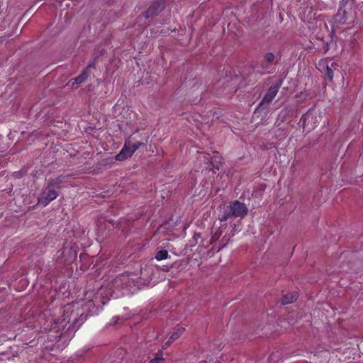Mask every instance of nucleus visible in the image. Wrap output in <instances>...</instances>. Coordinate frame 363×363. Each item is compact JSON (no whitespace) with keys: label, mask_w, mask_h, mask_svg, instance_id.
<instances>
[{"label":"nucleus","mask_w":363,"mask_h":363,"mask_svg":"<svg viewBox=\"0 0 363 363\" xmlns=\"http://www.w3.org/2000/svg\"><path fill=\"white\" fill-rule=\"evenodd\" d=\"M247 213V208L246 206L238 201H235L230 205L228 210L225 211L220 216L219 218L220 221H225L231 216L243 217Z\"/></svg>","instance_id":"2"},{"label":"nucleus","mask_w":363,"mask_h":363,"mask_svg":"<svg viewBox=\"0 0 363 363\" xmlns=\"http://www.w3.org/2000/svg\"><path fill=\"white\" fill-rule=\"evenodd\" d=\"M202 157H203V158H204V162H205L206 163H208V162H210V159H209V157H204V155H202Z\"/></svg>","instance_id":"14"},{"label":"nucleus","mask_w":363,"mask_h":363,"mask_svg":"<svg viewBox=\"0 0 363 363\" xmlns=\"http://www.w3.org/2000/svg\"><path fill=\"white\" fill-rule=\"evenodd\" d=\"M143 145L140 142H136L134 143L130 141H126L124 147L122 148L121 152L116 156V160L118 161H123L128 157H130L132 155Z\"/></svg>","instance_id":"4"},{"label":"nucleus","mask_w":363,"mask_h":363,"mask_svg":"<svg viewBox=\"0 0 363 363\" xmlns=\"http://www.w3.org/2000/svg\"><path fill=\"white\" fill-rule=\"evenodd\" d=\"M335 66L336 63L332 59L325 58L318 62L317 67L332 81L333 78V69H335Z\"/></svg>","instance_id":"6"},{"label":"nucleus","mask_w":363,"mask_h":363,"mask_svg":"<svg viewBox=\"0 0 363 363\" xmlns=\"http://www.w3.org/2000/svg\"><path fill=\"white\" fill-rule=\"evenodd\" d=\"M61 177L52 180L48 186L43 191L40 196L38 198V203L43 207L46 206L50 201H53L58 196L56 189L60 188Z\"/></svg>","instance_id":"1"},{"label":"nucleus","mask_w":363,"mask_h":363,"mask_svg":"<svg viewBox=\"0 0 363 363\" xmlns=\"http://www.w3.org/2000/svg\"><path fill=\"white\" fill-rule=\"evenodd\" d=\"M320 116L313 111H309L301 118L303 128L310 131L313 130L320 122Z\"/></svg>","instance_id":"5"},{"label":"nucleus","mask_w":363,"mask_h":363,"mask_svg":"<svg viewBox=\"0 0 363 363\" xmlns=\"http://www.w3.org/2000/svg\"><path fill=\"white\" fill-rule=\"evenodd\" d=\"M185 328L184 327H177L174 329V331L172 334L171 337H169V340L167 342L166 345H169L174 340H176L180 335L183 334L184 332Z\"/></svg>","instance_id":"8"},{"label":"nucleus","mask_w":363,"mask_h":363,"mask_svg":"<svg viewBox=\"0 0 363 363\" xmlns=\"http://www.w3.org/2000/svg\"><path fill=\"white\" fill-rule=\"evenodd\" d=\"M168 257V252L165 250H161L158 251L155 255V259L157 261L166 259Z\"/></svg>","instance_id":"10"},{"label":"nucleus","mask_w":363,"mask_h":363,"mask_svg":"<svg viewBox=\"0 0 363 363\" xmlns=\"http://www.w3.org/2000/svg\"><path fill=\"white\" fill-rule=\"evenodd\" d=\"M74 305L66 306L62 311V315L57 319L53 320L50 330L60 332L71 321L73 314Z\"/></svg>","instance_id":"3"},{"label":"nucleus","mask_w":363,"mask_h":363,"mask_svg":"<svg viewBox=\"0 0 363 363\" xmlns=\"http://www.w3.org/2000/svg\"><path fill=\"white\" fill-rule=\"evenodd\" d=\"M296 299V294H288L283 297L281 301L283 304H289L294 302Z\"/></svg>","instance_id":"9"},{"label":"nucleus","mask_w":363,"mask_h":363,"mask_svg":"<svg viewBox=\"0 0 363 363\" xmlns=\"http://www.w3.org/2000/svg\"><path fill=\"white\" fill-rule=\"evenodd\" d=\"M278 91L279 87L277 86L270 87L260 103V106L269 105L277 96Z\"/></svg>","instance_id":"7"},{"label":"nucleus","mask_w":363,"mask_h":363,"mask_svg":"<svg viewBox=\"0 0 363 363\" xmlns=\"http://www.w3.org/2000/svg\"><path fill=\"white\" fill-rule=\"evenodd\" d=\"M265 58L269 62H272L274 60V55L272 52H268L265 55Z\"/></svg>","instance_id":"12"},{"label":"nucleus","mask_w":363,"mask_h":363,"mask_svg":"<svg viewBox=\"0 0 363 363\" xmlns=\"http://www.w3.org/2000/svg\"><path fill=\"white\" fill-rule=\"evenodd\" d=\"M161 358L156 357L155 359H152L150 363H157Z\"/></svg>","instance_id":"13"},{"label":"nucleus","mask_w":363,"mask_h":363,"mask_svg":"<svg viewBox=\"0 0 363 363\" xmlns=\"http://www.w3.org/2000/svg\"><path fill=\"white\" fill-rule=\"evenodd\" d=\"M87 78V74L86 72L83 73L80 76L77 77L74 79L75 84H81Z\"/></svg>","instance_id":"11"},{"label":"nucleus","mask_w":363,"mask_h":363,"mask_svg":"<svg viewBox=\"0 0 363 363\" xmlns=\"http://www.w3.org/2000/svg\"><path fill=\"white\" fill-rule=\"evenodd\" d=\"M147 12H148V13H153V12H152V8H150Z\"/></svg>","instance_id":"15"}]
</instances>
